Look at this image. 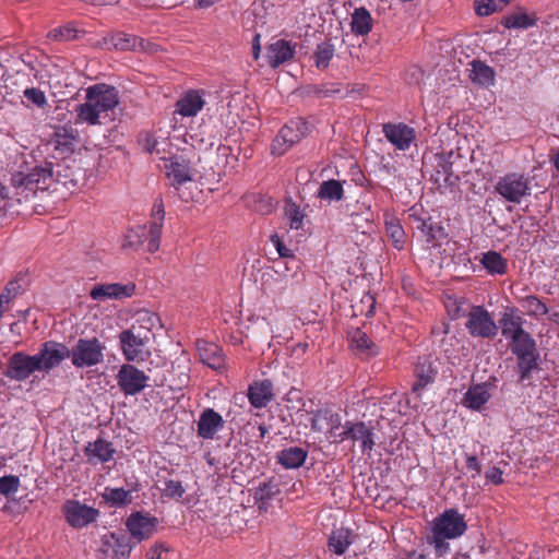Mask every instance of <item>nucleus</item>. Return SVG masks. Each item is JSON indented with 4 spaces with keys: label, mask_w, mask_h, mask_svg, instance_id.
Instances as JSON below:
<instances>
[{
    "label": "nucleus",
    "mask_w": 559,
    "mask_h": 559,
    "mask_svg": "<svg viewBox=\"0 0 559 559\" xmlns=\"http://www.w3.org/2000/svg\"><path fill=\"white\" fill-rule=\"evenodd\" d=\"M535 346V341L526 331L520 333V335L512 338L510 342L511 350L516 357L536 354Z\"/></svg>",
    "instance_id": "f704fd0d"
},
{
    "label": "nucleus",
    "mask_w": 559,
    "mask_h": 559,
    "mask_svg": "<svg viewBox=\"0 0 559 559\" xmlns=\"http://www.w3.org/2000/svg\"><path fill=\"white\" fill-rule=\"evenodd\" d=\"M518 358V373L520 381L525 382L531 380L532 372L537 369V355L531 354L526 356H519Z\"/></svg>",
    "instance_id": "ea45409f"
},
{
    "label": "nucleus",
    "mask_w": 559,
    "mask_h": 559,
    "mask_svg": "<svg viewBox=\"0 0 559 559\" xmlns=\"http://www.w3.org/2000/svg\"><path fill=\"white\" fill-rule=\"evenodd\" d=\"M24 97L38 108H44L47 105L45 93L37 87H29L24 91Z\"/></svg>",
    "instance_id": "864d4df0"
},
{
    "label": "nucleus",
    "mask_w": 559,
    "mask_h": 559,
    "mask_svg": "<svg viewBox=\"0 0 559 559\" xmlns=\"http://www.w3.org/2000/svg\"><path fill=\"white\" fill-rule=\"evenodd\" d=\"M144 150L150 154L156 153L165 162V175L178 197L185 202L193 200L188 186L194 183L195 166L202 162L195 146L188 142L183 146L173 142H146Z\"/></svg>",
    "instance_id": "f257e3e1"
},
{
    "label": "nucleus",
    "mask_w": 559,
    "mask_h": 559,
    "mask_svg": "<svg viewBox=\"0 0 559 559\" xmlns=\"http://www.w3.org/2000/svg\"><path fill=\"white\" fill-rule=\"evenodd\" d=\"M150 331L132 325L119 334L120 348L127 361L144 362L151 357Z\"/></svg>",
    "instance_id": "39448f33"
},
{
    "label": "nucleus",
    "mask_w": 559,
    "mask_h": 559,
    "mask_svg": "<svg viewBox=\"0 0 559 559\" xmlns=\"http://www.w3.org/2000/svg\"><path fill=\"white\" fill-rule=\"evenodd\" d=\"M341 440L350 438L354 441L361 442L362 451H370L373 448V439L371 430L366 426L365 423L350 424L347 423L344 427L343 432L340 433Z\"/></svg>",
    "instance_id": "5701e85b"
},
{
    "label": "nucleus",
    "mask_w": 559,
    "mask_h": 559,
    "mask_svg": "<svg viewBox=\"0 0 559 559\" xmlns=\"http://www.w3.org/2000/svg\"><path fill=\"white\" fill-rule=\"evenodd\" d=\"M496 191L507 201L520 203L524 197L531 194L530 180L521 174H508L498 180Z\"/></svg>",
    "instance_id": "0eeeda50"
},
{
    "label": "nucleus",
    "mask_w": 559,
    "mask_h": 559,
    "mask_svg": "<svg viewBox=\"0 0 559 559\" xmlns=\"http://www.w3.org/2000/svg\"><path fill=\"white\" fill-rule=\"evenodd\" d=\"M84 453L90 463H106L114 459L116 453L115 448L109 441L97 439L94 442H88L84 449Z\"/></svg>",
    "instance_id": "4be33fe9"
},
{
    "label": "nucleus",
    "mask_w": 559,
    "mask_h": 559,
    "mask_svg": "<svg viewBox=\"0 0 559 559\" xmlns=\"http://www.w3.org/2000/svg\"><path fill=\"white\" fill-rule=\"evenodd\" d=\"M340 428V415L330 409H319L311 418V429L313 431L328 433L330 437H340L337 432Z\"/></svg>",
    "instance_id": "a211bd4d"
},
{
    "label": "nucleus",
    "mask_w": 559,
    "mask_h": 559,
    "mask_svg": "<svg viewBox=\"0 0 559 559\" xmlns=\"http://www.w3.org/2000/svg\"><path fill=\"white\" fill-rule=\"evenodd\" d=\"M465 463L468 471H473V477L479 476L481 473V466L475 455H465Z\"/></svg>",
    "instance_id": "680f3d73"
},
{
    "label": "nucleus",
    "mask_w": 559,
    "mask_h": 559,
    "mask_svg": "<svg viewBox=\"0 0 559 559\" xmlns=\"http://www.w3.org/2000/svg\"><path fill=\"white\" fill-rule=\"evenodd\" d=\"M209 93L203 88H190L182 93L175 103L174 116L182 118H193L201 112L206 105V95Z\"/></svg>",
    "instance_id": "6e6552de"
},
{
    "label": "nucleus",
    "mask_w": 559,
    "mask_h": 559,
    "mask_svg": "<svg viewBox=\"0 0 559 559\" xmlns=\"http://www.w3.org/2000/svg\"><path fill=\"white\" fill-rule=\"evenodd\" d=\"M502 335L507 338H514L523 333L522 318L513 313H504L500 320Z\"/></svg>",
    "instance_id": "4c0bfd02"
},
{
    "label": "nucleus",
    "mask_w": 559,
    "mask_h": 559,
    "mask_svg": "<svg viewBox=\"0 0 559 559\" xmlns=\"http://www.w3.org/2000/svg\"><path fill=\"white\" fill-rule=\"evenodd\" d=\"M278 493V487L273 481H266L260 485L254 492V499L262 504H266L274 496Z\"/></svg>",
    "instance_id": "09e8293b"
},
{
    "label": "nucleus",
    "mask_w": 559,
    "mask_h": 559,
    "mask_svg": "<svg viewBox=\"0 0 559 559\" xmlns=\"http://www.w3.org/2000/svg\"><path fill=\"white\" fill-rule=\"evenodd\" d=\"M537 22L535 14H528L524 11H515L507 16L502 21V25L507 28H522L526 29L534 26Z\"/></svg>",
    "instance_id": "473e14b6"
},
{
    "label": "nucleus",
    "mask_w": 559,
    "mask_h": 559,
    "mask_svg": "<svg viewBox=\"0 0 559 559\" xmlns=\"http://www.w3.org/2000/svg\"><path fill=\"white\" fill-rule=\"evenodd\" d=\"M443 182L441 183V174L440 171L437 173V176L435 177V181L436 183H438L439 188H442V187H447V186H451L454 183V181L456 180L455 177H452L451 175L444 173L443 175Z\"/></svg>",
    "instance_id": "69168bd1"
},
{
    "label": "nucleus",
    "mask_w": 559,
    "mask_h": 559,
    "mask_svg": "<svg viewBox=\"0 0 559 559\" xmlns=\"http://www.w3.org/2000/svg\"><path fill=\"white\" fill-rule=\"evenodd\" d=\"M383 132L386 140H415V129L403 123H385L383 124Z\"/></svg>",
    "instance_id": "72a5a7b5"
},
{
    "label": "nucleus",
    "mask_w": 559,
    "mask_h": 559,
    "mask_svg": "<svg viewBox=\"0 0 559 559\" xmlns=\"http://www.w3.org/2000/svg\"><path fill=\"white\" fill-rule=\"evenodd\" d=\"M126 526L132 538L141 543L155 534L158 520L148 513L133 512L128 516Z\"/></svg>",
    "instance_id": "9d476101"
},
{
    "label": "nucleus",
    "mask_w": 559,
    "mask_h": 559,
    "mask_svg": "<svg viewBox=\"0 0 559 559\" xmlns=\"http://www.w3.org/2000/svg\"><path fill=\"white\" fill-rule=\"evenodd\" d=\"M471 80L481 86H491L495 83V71L481 61L472 62Z\"/></svg>",
    "instance_id": "2f4dec72"
},
{
    "label": "nucleus",
    "mask_w": 559,
    "mask_h": 559,
    "mask_svg": "<svg viewBox=\"0 0 559 559\" xmlns=\"http://www.w3.org/2000/svg\"><path fill=\"white\" fill-rule=\"evenodd\" d=\"M5 200L8 201L3 204V206H11L14 201L16 202L15 190L13 189V194L10 197L7 187L0 185V201Z\"/></svg>",
    "instance_id": "0e129e2a"
},
{
    "label": "nucleus",
    "mask_w": 559,
    "mask_h": 559,
    "mask_svg": "<svg viewBox=\"0 0 559 559\" xmlns=\"http://www.w3.org/2000/svg\"><path fill=\"white\" fill-rule=\"evenodd\" d=\"M372 25L373 19L366 8L360 7L354 10L350 20V29L353 34L357 36H366L371 32Z\"/></svg>",
    "instance_id": "cd10ccee"
},
{
    "label": "nucleus",
    "mask_w": 559,
    "mask_h": 559,
    "mask_svg": "<svg viewBox=\"0 0 559 559\" xmlns=\"http://www.w3.org/2000/svg\"><path fill=\"white\" fill-rule=\"evenodd\" d=\"M132 546L126 535L106 533L100 538L99 551L104 559H128Z\"/></svg>",
    "instance_id": "2eb2a0df"
},
{
    "label": "nucleus",
    "mask_w": 559,
    "mask_h": 559,
    "mask_svg": "<svg viewBox=\"0 0 559 559\" xmlns=\"http://www.w3.org/2000/svg\"><path fill=\"white\" fill-rule=\"evenodd\" d=\"M313 126L302 118H296L286 123L278 133L281 140H301L304 138H312Z\"/></svg>",
    "instance_id": "b1692460"
},
{
    "label": "nucleus",
    "mask_w": 559,
    "mask_h": 559,
    "mask_svg": "<svg viewBox=\"0 0 559 559\" xmlns=\"http://www.w3.org/2000/svg\"><path fill=\"white\" fill-rule=\"evenodd\" d=\"M308 456V452L299 447H289L277 453V461L285 468L300 467Z\"/></svg>",
    "instance_id": "c85d7f7f"
},
{
    "label": "nucleus",
    "mask_w": 559,
    "mask_h": 559,
    "mask_svg": "<svg viewBox=\"0 0 559 559\" xmlns=\"http://www.w3.org/2000/svg\"><path fill=\"white\" fill-rule=\"evenodd\" d=\"M502 475L503 472L499 467L492 466L487 469L485 477L489 483L493 485H500L503 483Z\"/></svg>",
    "instance_id": "bf43d9fd"
},
{
    "label": "nucleus",
    "mask_w": 559,
    "mask_h": 559,
    "mask_svg": "<svg viewBox=\"0 0 559 559\" xmlns=\"http://www.w3.org/2000/svg\"><path fill=\"white\" fill-rule=\"evenodd\" d=\"M466 528L464 516L456 510L449 509L435 519L429 543L441 554L448 548L445 539L460 537Z\"/></svg>",
    "instance_id": "20e7f679"
},
{
    "label": "nucleus",
    "mask_w": 559,
    "mask_h": 559,
    "mask_svg": "<svg viewBox=\"0 0 559 559\" xmlns=\"http://www.w3.org/2000/svg\"><path fill=\"white\" fill-rule=\"evenodd\" d=\"M348 341L356 355L369 358L379 354L378 345L359 328L348 332Z\"/></svg>",
    "instance_id": "6ab92c4d"
},
{
    "label": "nucleus",
    "mask_w": 559,
    "mask_h": 559,
    "mask_svg": "<svg viewBox=\"0 0 559 559\" xmlns=\"http://www.w3.org/2000/svg\"><path fill=\"white\" fill-rule=\"evenodd\" d=\"M523 307L530 316L540 317L548 312L546 305L535 296H527L523 300Z\"/></svg>",
    "instance_id": "3c124183"
},
{
    "label": "nucleus",
    "mask_w": 559,
    "mask_h": 559,
    "mask_svg": "<svg viewBox=\"0 0 559 559\" xmlns=\"http://www.w3.org/2000/svg\"><path fill=\"white\" fill-rule=\"evenodd\" d=\"M294 55V47H292L288 41L278 39L267 47L266 57L269 64L272 68H277L278 66L293 59Z\"/></svg>",
    "instance_id": "393cba45"
},
{
    "label": "nucleus",
    "mask_w": 559,
    "mask_h": 559,
    "mask_svg": "<svg viewBox=\"0 0 559 559\" xmlns=\"http://www.w3.org/2000/svg\"><path fill=\"white\" fill-rule=\"evenodd\" d=\"M75 142H44L39 148L45 152H51L55 159H67L74 153Z\"/></svg>",
    "instance_id": "e433bc0d"
},
{
    "label": "nucleus",
    "mask_w": 559,
    "mask_h": 559,
    "mask_svg": "<svg viewBox=\"0 0 559 559\" xmlns=\"http://www.w3.org/2000/svg\"><path fill=\"white\" fill-rule=\"evenodd\" d=\"M165 219V209L162 198L155 199L151 210V222L147 229V250L156 252L160 246L162 230Z\"/></svg>",
    "instance_id": "dca6fc26"
},
{
    "label": "nucleus",
    "mask_w": 559,
    "mask_h": 559,
    "mask_svg": "<svg viewBox=\"0 0 559 559\" xmlns=\"http://www.w3.org/2000/svg\"><path fill=\"white\" fill-rule=\"evenodd\" d=\"M343 187L340 181L330 179L323 181L319 188L318 197L322 200L340 201L343 198Z\"/></svg>",
    "instance_id": "58836bf2"
},
{
    "label": "nucleus",
    "mask_w": 559,
    "mask_h": 559,
    "mask_svg": "<svg viewBox=\"0 0 559 559\" xmlns=\"http://www.w3.org/2000/svg\"><path fill=\"white\" fill-rule=\"evenodd\" d=\"M103 497L114 506H124L131 501L130 491L123 488H106Z\"/></svg>",
    "instance_id": "49530a36"
},
{
    "label": "nucleus",
    "mask_w": 559,
    "mask_h": 559,
    "mask_svg": "<svg viewBox=\"0 0 559 559\" xmlns=\"http://www.w3.org/2000/svg\"><path fill=\"white\" fill-rule=\"evenodd\" d=\"M480 264L491 275H502L507 272L508 262L497 251H487L480 258Z\"/></svg>",
    "instance_id": "7c9ffc66"
},
{
    "label": "nucleus",
    "mask_w": 559,
    "mask_h": 559,
    "mask_svg": "<svg viewBox=\"0 0 559 559\" xmlns=\"http://www.w3.org/2000/svg\"><path fill=\"white\" fill-rule=\"evenodd\" d=\"M248 397L255 408L265 407L273 399V386L270 381L257 382L249 386Z\"/></svg>",
    "instance_id": "bb28decb"
},
{
    "label": "nucleus",
    "mask_w": 559,
    "mask_h": 559,
    "mask_svg": "<svg viewBox=\"0 0 559 559\" xmlns=\"http://www.w3.org/2000/svg\"><path fill=\"white\" fill-rule=\"evenodd\" d=\"M335 52L334 45L324 41L317 45L316 51H314V63L316 67L319 69H325L329 67L330 61L332 60Z\"/></svg>",
    "instance_id": "79ce46f5"
},
{
    "label": "nucleus",
    "mask_w": 559,
    "mask_h": 559,
    "mask_svg": "<svg viewBox=\"0 0 559 559\" xmlns=\"http://www.w3.org/2000/svg\"><path fill=\"white\" fill-rule=\"evenodd\" d=\"M465 325L473 336L489 338L493 337L498 332V328L490 313L480 306L471 309Z\"/></svg>",
    "instance_id": "1a4fd4ad"
},
{
    "label": "nucleus",
    "mask_w": 559,
    "mask_h": 559,
    "mask_svg": "<svg viewBox=\"0 0 559 559\" xmlns=\"http://www.w3.org/2000/svg\"><path fill=\"white\" fill-rule=\"evenodd\" d=\"M259 39H260V36L257 35L254 37L253 45H252V53H253V57H254L255 60L259 58V55H260Z\"/></svg>",
    "instance_id": "774afa93"
},
{
    "label": "nucleus",
    "mask_w": 559,
    "mask_h": 559,
    "mask_svg": "<svg viewBox=\"0 0 559 559\" xmlns=\"http://www.w3.org/2000/svg\"><path fill=\"white\" fill-rule=\"evenodd\" d=\"M111 43L116 49L135 50L142 45V39L134 35L117 33L112 36Z\"/></svg>",
    "instance_id": "37998d69"
},
{
    "label": "nucleus",
    "mask_w": 559,
    "mask_h": 559,
    "mask_svg": "<svg viewBox=\"0 0 559 559\" xmlns=\"http://www.w3.org/2000/svg\"><path fill=\"white\" fill-rule=\"evenodd\" d=\"M168 548L163 543H155L146 552L147 559H162V554L167 551Z\"/></svg>",
    "instance_id": "052dcab7"
},
{
    "label": "nucleus",
    "mask_w": 559,
    "mask_h": 559,
    "mask_svg": "<svg viewBox=\"0 0 559 559\" xmlns=\"http://www.w3.org/2000/svg\"><path fill=\"white\" fill-rule=\"evenodd\" d=\"M388 230L391 234V237L394 239V247L397 249L403 248V230L400 225L397 224H390L388 226Z\"/></svg>",
    "instance_id": "13d9d810"
},
{
    "label": "nucleus",
    "mask_w": 559,
    "mask_h": 559,
    "mask_svg": "<svg viewBox=\"0 0 559 559\" xmlns=\"http://www.w3.org/2000/svg\"><path fill=\"white\" fill-rule=\"evenodd\" d=\"M119 105V92L115 86L97 83L86 88L85 102L78 106L80 120L88 124H100L110 120Z\"/></svg>",
    "instance_id": "f03ea898"
},
{
    "label": "nucleus",
    "mask_w": 559,
    "mask_h": 559,
    "mask_svg": "<svg viewBox=\"0 0 559 559\" xmlns=\"http://www.w3.org/2000/svg\"><path fill=\"white\" fill-rule=\"evenodd\" d=\"M513 0H475V12L479 16H489L497 11H501Z\"/></svg>",
    "instance_id": "a19ab883"
},
{
    "label": "nucleus",
    "mask_w": 559,
    "mask_h": 559,
    "mask_svg": "<svg viewBox=\"0 0 559 559\" xmlns=\"http://www.w3.org/2000/svg\"><path fill=\"white\" fill-rule=\"evenodd\" d=\"M105 345L96 337L80 338L75 345L69 349L71 362L76 368H87L96 366L104 360Z\"/></svg>",
    "instance_id": "423d86ee"
},
{
    "label": "nucleus",
    "mask_w": 559,
    "mask_h": 559,
    "mask_svg": "<svg viewBox=\"0 0 559 559\" xmlns=\"http://www.w3.org/2000/svg\"><path fill=\"white\" fill-rule=\"evenodd\" d=\"M231 147L226 144H219L216 148L218 162L219 165L222 163V166L226 167L227 165L233 164L237 158L231 153Z\"/></svg>",
    "instance_id": "5fc2aeb1"
},
{
    "label": "nucleus",
    "mask_w": 559,
    "mask_h": 559,
    "mask_svg": "<svg viewBox=\"0 0 559 559\" xmlns=\"http://www.w3.org/2000/svg\"><path fill=\"white\" fill-rule=\"evenodd\" d=\"M285 217L292 229H299L302 227L305 214L300 207L294 202H287L285 205Z\"/></svg>",
    "instance_id": "de8ad7c7"
},
{
    "label": "nucleus",
    "mask_w": 559,
    "mask_h": 559,
    "mask_svg": "<svg viewBox=\"0 0 559 559\" xmlns=\"http://www.w3.org/2000/svg\"><path fill=\"white\" fill-rule=\"evenodd\" d=\"M53 183L52 163L50 162L35 166L28 174L17 171L11 178V186L15 190L16 203L27 201L38 190H49Z\"/></svg>",
    "instance_id": "7ed1b4c3"
},
{
    "label": "nucleus",
    "mask_w": 559,
    "mask_h": 559,
    "mask_svg": "<svg viewBox=\"0 0 559 559\" xmlns=\"http://www.w3.org/2000/svg\"><path fill=\"white\" fill-rule=\"evenodd\" d=\"M355 536L348 528H338L332 532L329 538V549L337 556L346 552L347 548L354 543Z\"/></svg>",
    "instance_id": "c756f323"
},
{
    "label": "nucleus",
    "mask_w": 559,
    "mask_h": 559,
    "mask_svg": "<svg viewBox=\"0 0 559 559\" xmlns=\"http://www.w3.org/2000/svg\"><path fill=\"white\" fill-rule=\"evenodd\" d=\"M417 381L413 384V392L418 393L427 384L431 383L435 379L436 371L431 368L417 367L416 368Z\"/></svg>",
    "instance_id": "8fccbe9b"
},
{
    "label": "nucleus",
    "mask_w": 559,
    "mask_h": 559,
    "mask_svg": "<svg viewBox=\"0 0 559 559\" xmlns=\"http://www.w3.org/2000/svg\"><path fill=\"white\" fill-rule=\"evenodd\" d=\"M135 284L133 282L128 283H105L93 286L90 292V297L99 302L107 300H121L130 298L135 293Z\"/></svg>",
    "instance_id": "9b49d317"
},
{
    "label": "nucleus",
    "mask_w": 559,
    "mask_h": 559,
    "mask_svg": "<svg viewBox=\"0 0 559 559\" xmlns=\"http://www.w3.org/2000/svg\"><path fill=\"white\" fill-rule=\"evenodd\" d=\"M20 487V479L17 476H3L0 477V493L9 497L15 493Z\"/></svg>",
    "instance_id": "603ef678"
},
{
    "label": "nucleus",
    "mask_w": 559,
    "mask_h": 559,
    "mask_svg": "<svg viewBox=\"0 0 559 559\" xmlns=\"http://www.w3.org/2000/svg\"><path fill=\"white\" fill-rule=\"evenodd\" d=\"M289 147H290V142H273L270 150H271L272 155L281 156L285 152H287Z\"/></svg>",
    "instance_id": "e2e57ef3"
},
{
    "label": "nucleus",
    "mask_w": 559,
    "mask_h": 559,
    "mask_svg": "<svg viewBox=\"0 0 559 559\" xmlns=\"http://www.w3.org/2000/svg\"><path fill=\"white\" fill-rule=\"evenodd\" d=\"M147 227L138 225L127 230L123 236L122 247L124 249L138 250L146 241Z\"/></svg>",
    "instance_id": "c9c22d12"
},
{
    "label": "nucleus",
    "mask_w": 559,
    "mask_h": 559,
    "mask_svg": "<svg viewBox=\"0 0 559 559\" xmlns=\"http://www.w3.org/2000/svg\"><path fill=\"white\" fill-rule=\"evenodd\" d=\"M271 242L276 248V251L280 254V257H282V258L293 257V251L284 245V242L282 241V239L278 235H276V234L272 235Z\"/></svg>",
    "instance_id": "4d7b16f0"
},
{
    "label": "nucleus",
    "mask_w": 559,
    "mask_h": 559,
    "mask_svg": "<svg viewBox=\"0 0 559 559\" xmlns=\"http://www.w3.org/2000/svg\"><path fill=\"white\" fill-rule=\"evenodd\" d=\"M67 523L74 528H82L94 522L99 512L97 509L82 504L76 500H68L62 507Z\"/></svg>",
    "instance_id": "f8f14e48"
},
{
    "label": "nucleus",
    "mask_w": 559,
    "mask_h": 559,
    "mask_svg": "<svg viewBox=\"0 0 559 559\" xmlns=\"http://www.w3.org/2000/svg\"><path fill=\"white\" fill-rule=\"evenodd\" d=\"M224 427L223 417L212 408L204 409L198 420V436L203 439H213Z\"/></svg>",
    "instance_id": "aec40b11"
},
{
    "label": "nucleus",
    "mask_w": 559,
    "mask_h": 559,
    "mask_svg": "<svg viewBox=\"0 0 559 559\" xmlns=\"http://www.w3.org/2000/svg\"><path fill=\"white\" fill-rule=\"evenodd\" d=\"M80 31L71 23L52 28L48 33L50 39L57 41H69L78 38Z\"/></svg>",
    "instance_id": "a18cd8bd"
},
{
    "label": "nucleus",
    "mask_w": 559,
    "mask_h": 559,
    "mask_svg": "<svg viewBox=\"0 0 559 559\" xmlns=\"http://www.w3.org/2000/svg\"><path fill=\"white\" fill-rule=\"evenodd\" d=\"M197 349L203 364L207 365L214 370L224 368L225 358L218 345L205 340H198Z\"/></svg>",
    "instance_id": "412c9836"
},
{
    "label": "nucleus",
    "mask_w": 559,
    "mask_h": 559,
    "mask_svg": "<svg viewBox=\"0 0 559 559\" xmlns=\"http://www.w3.org/2000/svg\"><path fill=\"white\" fill-rule=\"evenodd\" d=\"M70 355L69 348L58 342L49 341L43 344L40 350L35 354L39 371H50L58 367Z\"/></svg>",
    "instance_id": "ddd939ff"
},
{
    "label": "nucleus",
    "mask_w": 559,
    "mask_h": 559,
    "mask_svg": "<svg viewBox=\"0 0 559 559\" xmlns=\"http://www.w3.org/2000/svg\"><path fill=\"white\" fill-rule=\"evenodd\" d=\"M165 492L170 498H181L185 493V489L180 481L168 480L165 486Z\"/></svg>",
    "instance_id": "6e6d98bb"
},
{
    "label": "nucleus",
    "mask_w": 559,
    "mask_h": 559,
    "mask_svg": "<svg viewBox=\"0 0 559 559\" xmlns=\"http://www.w3.org/2000/svg\"><path fill=\"white\" fill-rule=\"evenodd\" d=\"M490 386L486 383L476 384L468 389L463 399V405L467 408L478 411L490 399Z\"/></svg>",
    "instance_id": "a878e982"
},
{
    "label": "nucleus",
    "mask_w": 559,
    "mask_h": 559,
    "mask_svg": "<svg viewBox=\"0 0 559 559\" xmlns=\"http://www.w3.org/2000/svg\"><path fill=\"white\" fill-rule=\"evenodd\" d=\"M148 377L135 366L124 364L120 367L117 374V382L120 390L126 395H135L145 386Z\"/></svg>",
    "instance_id": "4468645a"
},
{
    "label": "nucleus",
    "mask_w": 559,
    "mask_h": 559,
    "mask_svg": "<svg viewBox=\"0 0 559 559\" xmlns=\"http://www.w3.org/2000/svg\"><path fill=\"white\" fill-rule=\"evenodd\" d=\"M21 285L17 281H11L7 284L0 295V318L9 310L11 301L20 294Z\"/></svg>",
    "instance_id": "c03bdc74"
},
{
    "label": "nucleus",
    "mask_w": 559,
    "mask_h": 559,
    "mask_svg": "<svg viewBox=\"0 0 559 559\" xmlns=\"http://www.w3.org/2000/svg\"><path fill=\"white\" fill-rule=\"evenodd\" d=\"M38 361L35 356L25 355L23 353H15L9 361L7 374L11 379L23 381L27 379L33 372L39 371Z\"/></svg>",
    "instance_id": "f3484780"
},
{
    "label": "nucleus",
    "mask_w": 559,
    "mask_h": 559,
    "mask_svg": "<svg viewBox=\"0 0 559 559\" xmlns=\"http://www.w3.org/2000/svg\"><path fill=\"white\" fill-rule=\"evenodd\" d=\"M139 316H140V319H139L140 321L148 322L152 325H153L154 321L157 320V318L154 314L150 313V312H142Z\"/></svg>",
    "instance_id": "338daca9"
}]
</instances>
